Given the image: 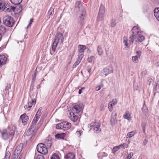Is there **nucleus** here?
<instances>
[{"instance_id":"obj_54","label":"nucleus","mask_w":159,"mask_h":159,"mask_svg":"<svg viewBox=\"0 0 159 159\" xmlns=\"http://www.w3.org/2000/svg\"><path fill=\"white\" fill-rule=\"evenodd\" d=\"M19 157L18 155L14 154L12 156L11 159H17Z\"/></svg>"},{"instance_id":"obj_47","label":"nucleus","mask_w":159,"mask_h":159,"mask_svg":"<svg viewBox=\"0 0 159 159\" xmlns=\"http://www.w3.org/2000/svg\"><path fill=\"white\" fill-rule=\"evenodd\" d=\"M11 88V85L10 84H7V86L6 87L5 89V91H6V93H7L8 91L9 90V89H10Z\"/></svg>"},{"instance_id":"obj_33","label":"nucleus","mask_w":159,"mask_h":159,"mask_svg":"<svg viewBox=\"0 0 159 159\" xmlns=\"http://www.w3.org/2000/svg\"><path fill=\"white\" fill-rule=\"evenodd\" d=\"M42 109V108L40 107L35 115V116H37V118H39L41 116V111Z\"/></svg>"},{"instance_id":"obj_13","label":"nucleus","mask_w":159,"mask_h":159,"mask_svg":"<svg viewBox=\"0 0 159 159\" xmlns=\"http://www.w3.org/2000/svg\"><path fill=\"white\" fill-rule=\"evenodd\" d=\"M20 119L21 120L23 124L25 125L29 120V117L25 113L20 116Z\"/></svg>"},{"instance_id":"obj_37","label":"nucleus","mask_w":159,"mask_h":159,"mask_svg":"<svg viewBox=\"0 0 159 159\" xmlns=\"http://www.w3.org/2000/svg\"><path fill=\"white\" fill-rule=\"evenodd\" d=\"M128 40L126 37H125L123 38V43L126 47H127L128 46Z\"/></svg>"},{"instance_id":"obj_30","label":"nucleus","mask_w":159,"mask_h":159,"mask_svg":"<svg viewBox=\"0 0 159 159\" xmlns=\"http://www.w3.org/2000/svg\"><path fill=\"white\" fill-rule=\"evenodd\" d=\"M11 2L15 5L20 4L22 1V0H10Z\"/></svg>"},{"instance_id":"obj_55","label":"nucleus","mask_w":159,"mask_h":159,"mask_svg":"<svg viewBox=\"0 0 159 159\" xmlns=\"http://www.w3.org/2000/svg\"><path fill=\"white\" fill-rule=\"evenodd\" d=\"M148 141L147 139H145L143 143V146H145L146 145Z\"/></svg>"},{"instance_id":"obj_38","label":"nucleus","mask_w":159,"mask_h":159,"mask_svg":"<svg viewBox=\"0 0 159 159\" xmlns=\"http://www.w3.org/2000/svg\"><path fill=\"white\" fill-rule=\"evenodd\" d=\"M11 154L9 152H6L5 157V159H10Z\"/></svg>"},{"instance_id":"obj_24","label":"nucleus","mask_w":159,"mask_h":159,"mask_svg":"<svg viewBox=\"0 0 159 159\" xmlns=\"http://www.w3.org/2000/svg\"><path fill=\"white\" fill-rule=\"evenodd\" d=\"M39 119V118H37V116H35V117L33 120L32 124L30 125V126L31 127H33L35 128V125Z\"/></svg>"},{"instance_id":"obj_31","label":"nucleus","mask_w":159,"mask_h":159,"mask_svg":"<svg viewBox=\"0 0 159 159\" xmlns=\"http://www.w3.org/2000/svg\"><path fill=\"white\" fill-rule=\"evenodd\" d=\"M116 20L115 19H111L110 25L111 27H114L116 26Z\"/></svg>"},{"instance_id":"obj_2","label":"nucleus","mask_w":159,"mask_h":159,"mask_svg":"<svg viewBox=\"0 0 159 159\" xmlns=\"http://www.w3.org/2000/svg\"><path fill=\"white\" fill-rule=\"evenodd\" d=\"M75 11H76L77 16L80 22H82L85 16V11L80 2H77L75 5Z\"/></svg>"},{"instance_id":"obj_56","label":"nucleus","mask_w":159,"mask_h":159,"mask_svg":"<svg viewBox=\"0 0 159 159\" xmlns=\"http://www.w3.org/2000/svg\"><path fill=\"white\" fill-rule=\"evenodd\" d=\"M76 133L79 136H80L82 134V131L81 130L77 131H76Z\"/></svg>"},{"instance_id":"obj_21","label":"nucleus","mask_w":159,"mask_h":159,"mask_svg":"<svg viewBox=\"0 0 159 159\" xmlns=\"http://www.w3.org/2000/svg\"><path fill=\"white\" fill-rule=\"evenodd\" d=\"M154 13L157 20L159 21V8H156L154 11Z\"/></svg>"},{"instance_id":"obj_29","label":"nucleus","mask_w":159,"mask_h":159,"mask_svg":"<svg viewBox=\"0 0 159 159\" xmlns=\"http://www.w3.org/2000/svg\"><path fill=\"white\" fill-rule=\"evenodd\" d=\"M136 133V132L134 131H132L129 132L126 135V138H130L131 137L134 136Z\"/></svg>"},{"instance_id":"obj_8","label":"nucleus","mask_w":159,"mask_h":159,"mask_svg":"<svg viewBox=\"0 0 159 159\" xmlns=\"http://www.w3.org/2000/svg\"><path fill=\"white\" fill-rule=\"evenodd\" d=\"M105 13V7L102 4L100 7L99 11L97 18V19L99 21L102 20L104 18V15Z\"/></svg>"},{"instance_id":"obj_44","label":"nucleus","mask_w":159,"mask_h":159,"mask_svg":"<svg viewBox=\"0 0 159 159\" xmlns=\"http://www.w3.org/2000/svg\"><path fill=\"white\" fill-rule=\"evenodd\" d=\"M142 129H143V132L144 134L145 133V127L146 125L144 123H142L141 125Z\"/></svg>"},{"instance_id":"obj_27","label":"nucleus","mask_w":159,"mask_h":159,"mask_svg":"<svg viewBox=\"0 0 159 159\" xmlns=\"http://www.w3.org/2000/svg\"><path fill=\"white\" fill-rule=\"evenodd\" d=\"M97 51L99 56H102L103 53V51L101 46L99 45L97 47Z\"/></svg>"},{"instance_id":"obj_32","label":"nucleus","mask_w":159,"mask_h":159,"mask_svg":"<svg viewBox=\"0 0 159 159\" xmlns=\"http://www.w3.org/2000/svg\"><path fill=\"white\" fill-rule=\"evenodd\" d=\"M84 53H79L78 57L77 60H78V61H79L81 62L82 58L84 57Z\"/></svg>"},{"instance_id":"obj_40","label":"nucleus","mask_w":159,"mask_h":159,"mask_svg":"<svg viewBox=\"0 0 159 159\" xmlns=\"http://www.w3.org/2000/svg\"><path fill=\"white\" fill-rule=\"evenodd\" d=\"M81 62L77 60H76V61L74 63L73 65V68H75L80 62Z\"/></svg>"},{"instance_id":"obj_62","label":"nucleus","mask_w":159,"mask_h":159,"mask_svg":"<svg viewBox=\"0 0 159 159\" xmlns=\"http://www.w3.org/2000/svg\"><path fill=\"white\" fill-rule=\"evenodd\" d=\"M35 136L34 134H33L30 138V139L33 138Z\"/></svg>"},{"instance_id":"obj_63","label":"nucleus","mask_w":159,"mask_h":159,"mask_svg":"<svg viewBox=\"0 0 159 159\" xmlns=\"http://www.w3.org/2000/svg\"><path fill=\"white\" fill-rule=\"evenodd\" d=\"M156 84L158 85H159V79L158 80Z\"/></svg>"},{"instance_id":"obj_60","label":"nucleus","mask_w":159,"mask_h":159,"mask_svg":"<svg viewBox=\"0 0 159 159\" xmlns=\"http://www.w3.org/2000/svg\"><path fill=\"white\" fill-rule=\"evenodd\" d=\"M147 70H145L144 71L142 72V75H143V74H146L147 73Z\"/></svg>"},{"instance_id":"obj_18","label":"nucleus","mask_w":159,"mask_h":159,"mask_svg":"<svg viewBox=\"0 0 159 159\" xmlns=\"http://www.w3.org/2000/svg\"><path fill=\"white\" fill-rule=\"evenodd\" d=\"M116 113L115 114L114 116H112L110 122L112 126L114 125L117 122V120L116 119Z\"/></svg>"},{"instance_id":"obj_51","label":"nucleus","mask_w":159,"mask_h":159,"mask_svg":"<svg viewBox=\"0 0 159 159\" xmlns=\"http://www.w3.org/2000/svg\"><path fill=\"white\" fill-rule=\"evenodd\" d=\"M112 103L113 104V105H115L117 103V101L116 99H113L112 101Z\"/></svg>"},{"instance_id":"obj_16","label":"nucleus","mask_w":159,"mask_h":159,"mask_svg":"<svg viewBox=\"0 0 159 159\" xmlns=\"http://www.w3.org/2000/svg\"><path fill=\"white\" fill-rule=\"evenodd\" d=\"M7 61L6 57L4 55H0V67L5 64Z\"/></svg>"},{"instance_id":"obj_49","label":"nucleus","mask_w":159,"mask_h":159,"mask_svg":"<svg viewBox=\"0 0 159 159\" xmlns=\"http://www.w3.org/2000/svg\"><path fill=\"white\" fill-rule=\"evenodd\" d=\"M33 20L32 18L30 19L29 24L26 27V29H27L28 28L29 26H30L32 24V22L33 21Z\"/></svg>"},{"instance_id":"obj_12","label":"nucleus","mask_w":159,"mask_h":159,"mask_svg":"<svg viewBox=\"0 0 159 159\" xmlns=\"http://www.w3.org/2000/svg\"><path fill=\"white\" fill-rule=\"evenodd\" d=\"M23 145L20 144L16 148L14 152V154L18 155V156H19L20 157L21 155H20V152L23 149Z\"/></svg>"},{"instance_id":"obj_35","label":"nucleus","mask_w":159,"mask_h":159,"mask_svg":"<svg viewBox=\"0 0 159 159\" xmlns=\"http://www.w3.org/2000/svg\"><path fill=\"white\" fill-rule=\"evenodd\" d=\"M121 148L120 145L115 147L112 149V151L113 152H115L119 150Z\"/></svg>"},{"instance_id":"obj_23","label":"nucleus","mask_w":159,"mask_h":159,"mask_svg":"<svg viewBox=\"0 0 159 159\" xmlns=\"http://www.w3.org/2000/svg\"><path fill=\"white\" fill-rule=\"evenodd\" d=\"M6 28L3 25H0V34L3 35L6 32Z\"/></svg>"},{"instance_id":"obj_64","label":"nucleus","mask_w":159,"mask_h":159,"mask_svg":"<svg viewBox=\"0 0 159 159\" xmlns=\"http://www.w3.org/2000/svg\"><path fill=\"white\" fill-rule=\"evenodd\" d=\"M2 35L0 34V41L2 39Z\"/></svg>"},{"instance_id":"obj_45","label":"nucleus","mask_w":159,"mask_h":159,"mask_svg":"<svg viewBox=\"0 0 159 159\" xmlns=\"http://www.w3.org/2000/svg\"><path fill=\"white\" fill-rule=\"evenodd\" d=\"M61 122L60 123L57 124L56 125V128L57 129H62L61 128Z\"/></svg>"},{"instance_id":"obj_1","label":"nucleus","mask_w":159,"mask_h":159,"mask_svg":"<svg viewBox=\"0 0 159 159\" xmlns=\"http://www.w3.org/2000/svg\"><path fill=\"white\" fill-rule=\"evenodd\" d=\"M132 34L129 38L130 43L139 44L145 40V37L141 33L140 29L137 26H134L132 29Z\"/></svg>"},{"instance_id":"obj_61","label":"nucleus","mask_w":159,"mask_h":159,"mask_svg":"<svg viewBox=\"0 0 159 159\" xmlns=\"http://www.w3.org/2000/svg\"><path fill=\"white\" fill-rule=\"evenodd\" d=\"M82 92L81 89H80L79 91V93L80 94L82 93Z\"/></svg>"},{"instance_id":"obj_9","label":"nucleus","mask_w":159,"mask_h":159,"mask_svg":"<svg viewBox=\"0 0 159 159\" xmlns=\"http://www.w3.org/2000/svg\"><path fill=\"white\" fill-rule=\"evenodd\" d=\"M113 72V69L111 66H109L108 67L105 68L101 72V75L102 76L105 77L109 74Z\"/></svg>"},{"instance_id":"obj_48","label":"nucleus","mask_w":159,"mask_h":159,"mask_svg":"<svg viewBox=\"0 0 159 159\" xmlns=\"http://www.w3.org/2000/svg\"><path fill=\"white\" fill-rule=\"evenodd\" d=\"M155 90L156 93H159V85L156 84V86L155 88Z\"/></svg>"},{"instance_id":"obj_15","label":"nucleus","mask_w":159,"mask_h":159,"mask_svg":"<svg viewBox=\"0 0 159 159\" xmlns=\"http://www.w3.org/2000/svg\"><path fill=\"white\" fill-rule=\"evenodd\" d=\"M75 113L73 112H70L68 116L70 119L74 122H76L78 119V117L76 116Z\"/></svg>"},{"instance_id":"obj_22","label":"nucleus","mask_w":159,"mask_h":159,"mask_svg":"<svg viewBox=\"0 0 159 159\" xmlns=\"http://www.w3.org/2000/svg\"><path fill=\"white\" fill-rule=\"evenodd\" d=\"M79 48V53H84V52L85 50L87 48L86 47L84 46L81 45H79L78 46Z\"/></svg>"},{"instance_id":"obj_25","label":"nucleus","mask_w":159,"mask_h":159,"mask_svg":"<svg viewBox=\"0 0 159 159\" xmlns=\"http://www.w3.org/2000/svg\"><path fill=\"white\" fill-rule=\"evenodd\" d=\"M123 118L127 119L128 120H131L130 114L129 111H126L125 114L123 116Z\"/></svg>"},{"instance_id":"obj_57","label":"nucleus","mask_w":159,"mask_h":159,"mask_svg":"<svg viewBox=\"0 0 159 159\" xmlns=\"http://www.w3.org/2000/svg\"><path fill=\"white\" fill-rule=\"evenodd\" d=\"M34 83H31V85H30V90H32L34 89Z\"/></svg>"},{"instance_id":"obj_20","label":"nucleus","mask_w":159,"mask_h":159,"mask_svg":"<svg viewBox=\"0 0 159 159\" xmlns=\"http://www.w3.org/2000/svg\"><path fill=\"white\" fill-rule=\"evenodd\" d=\"M65 159H75V156L74 154L70 152L65 156Z\"/></svg>"},{"instance_id":"obj_39","label":"nucleus","mask_w":159,"mask_h":159,"mask_svg":"<svg viewBox=\"0 0 159 159\" xmlns=\"http://www.w3.org/2000/svg\"><path fill=\"white\" fill-rule=\"evenodd\" d=\"M51 159H60L59 157L57 154H53L51 157Z\"/></svg>"},{"instance_id":"obj_43","label":"nucleus","mask_w":159,"mask_h":159,"mask_svg":"<svg viewBox=\"0 0 159 159\" xmlns=\"http://www.w3.org/2000/svg\"><path fill=\"white\" fill-rule=\"evenodd\" d=\"M103 86V84L102 83V81L101 82V84L100 85L98 86L97 87H96V90L97 91H98V90H99Z\"/></svg>"},{"instance_id":"obj_14","label":"nucleus","mask_w":159,"mask_h":159,"mask_svg":"<svg viewBox=\"0 0 159 159\" xmlns=\"http://www.w3.org/2000/svg\"><path fill=\"white\" fill-rule=\"evenodd\" d=\"M137 55L132 57V61L136 63L139 61L138 58H139L140 57L141 54V52L140 51H139L136 52Z\"/></svg>"},{"instance_id":"obj_17","label":"nucleus","mask_w":159,"mask_h":159,"mask_svg":"<svg viewBox=\"0 0 159 159\" xmlns=\"http://www.w3.org/2000/svg\"><path fill=\"white\" fill-rule=\"evenodd\" d=\"M82 108L78 105L74 106L72 108L73 113L77 114L80 112Z\"/></svg>"},{"instance_id":"obj_42","label":"nucleus","mask_w":159,"mask_h":159,"mask_svg":"<svg viewBox=\"0 0 159 159\" xmlns=\"http://www.w3.org/2000/svg\"><path fill=\"white\" fill-rule=\"evenodd\" d=\"M36 71H37V69H36L35 71V73L34 75H33L32 76L31 83H34V82L35 81V80L36 79Z\"/></svg>"},{"instance_id":"obj_34","label":"nucleus","mask_w":159,"mask_h":159,"mask_svg":"<svg viewBox=\"0 0 159 159\" xmlns=\"http://www.w3.org/2000/svg\"><path fill=\"white\" fill-rule=\"evenodd\" d=\"M45 143L48 146L51 147L52 145V141L51 140L49 139H47L45 140Z\"/></svg>"},{"instance_id":"obj_46","label":"nucleus","mask_w":159,"mask_h":159,"mask_svg":"<svg viewBox=\"0 0 159 159\" xmlns=\"http://www.w3.org/2000/svg\"><path fill=\"white\" fill-rule=\"evenodd\" d=\"M120 145L121 148H122L123 149H125V148H127L128 147V145L125 143H123V144H121Z\"/></svg>"},{"instance_id":"obj_7","label":"nucleus","mask_w":159,"mask_h":159,"mask_svg":"<svg viewBox=\"0 0 159 159\" xmlns=\"http://www.w3.org/2000/svg\"><path fill=\"white\" fill-rule=\"evenodd\" d=\"M37 149L38 152L43 155L46 154L48 153V150L46 145L43 143H39L37 145Z\"/></svg>"},{"instance_id":"obj_50","label":"nucleus","mask_w":159,"mask_h":159,"mask_svg":"<svg viewBox=\"0 0 159 159\" xmlns=\"http://www.w3.org/2000/svg\"><path fill=\"white\" fill-rule=\"evenodd\" d=\"M94 58V57L93 56H91L89 58H88V61L89 62L91 63Z\"/></svg>"},{"instance_id":"obj_10","label":"nucleus","mask_w":159,"mask_h":159,"mask_svg":"<svg viewBox=\"0 0 159 159\" xmlns=\"http://www.w3.org/2000/svg\"><path fill=\"white\" fill-rule=\"evenodd\" d=\"M100 124L99 123H95L94 124L91 125V129H92L94 132L96 133H100L101 131L100 128Z\"/></svg>"},{"instance_id":"obj_36","label":"nucleus","mask_w":159,"mask_h":159,"mask_svg":"<svg viewBox=\"0 0 159 159\" xmlns=\"http://www.w3.org/2000/svg\"><path fill=\"white\" fill-rule=\"evenodd\" d=\"M54 12V9L52 7H51L48 11V13L49 15L50 16H52L53 15Z\"/></svg>"},{"instance_id":"obj_41","label":"nucleus","mask_w":159,"mask_h":159,"mask_svg":"<svg viewBox=\"0 0 159 159\" xmlns=\"http://www.w3.org/2000/svg\"><path fill=\"white\" fill-rule=\"evenodd\" d=\"M114 105L111 102H110L109 103L108 106L109 110L110 111H111L112 110V107Z\"/></svg>"},{"instance_id":"obj_5","label":"nucleus","mask_w":159,"mask_h":159,"mask_svg":"<svg viewBox=\"0 0 159 159\" xmlns=\"http://www.w3.org/2000/svg\"><path fill=\"white\" fill-rule=\"evenodd\" d=\"M3 21L4 25L8 27L12 26L15 23L13 17L8 15L3 17Z\"/></svg>"},{"instance_id":"obj_53","label":"nucleus","mask_w":159,"mask_h":159,"mask_svg":"<svg viewBox=\"0 0 159 159\" xmlns=\"http://www.w3.org/2000/svg\"><path fill=\"white\" fill-rule=\"evenodd\" d=\"M107 154L106 153H104V155L99 156V159H102V158L104 157L107 156Z\"/></svg>"},{"instance_id":"obj_11","label":"nucleus","mask_w":159,"mask_h":159,"mask_svg":"<svg viewBox=\"0 0 159 159\" xmlns=\"http://www.w3.org/2000/svg\"><path fill=\"white\" fill-rule=\"evenodd\" d=\"M62 129L64 130H67L69 129L71 126V124L67 121H64L61 122Z\"/></svg>"},{"instance_id":"obj_26","label":"nucleus","mask_w":159,"mask_h":159,"mask_svg":"<svg viewBox=\"0 0 159 159\" xmlns=\"http://www.w3.org/2000/svg\"><path fill=\"white\" fill-rule=\"evenodd\" d=\"M31 101L29 102L28 104V108H31L33 105H35L36 103V99L33 98L31 99Z\"/></svg>"},{"instance_id":"obj_28","label":"nucleus","mask_w":159,"mask_h":159,"mask_svg":"<svg viewBox=\"0 0 159 159\" xmlns=\"http://www.w3.org/2000/svg\"><path fill=\"white\" fill-rule=\"evenodd\" d=\"M35 129L34 128L30 126V127L26 132V135L29 136L31 134L34 132Z\"/></svg>"},{"instance_id":"obj_58","label":"nucleus","mask_w":159,"mask_h":159,"mask_svg":"<svg viewBox=\"0 0 159 159\" xmlns=\"http://www.w3.org/2000/svg\"><path fill=\"white\" fill-rule=\"evenodd\" d=\"M87 70L88 71V72L90 73V72H91V69L90 67H88L87 68Z\"/></svg>"},{"instance_id":"obj_52","label":"nucleus","mask_w":159,"mask_h":159,"mask_svg":"<svg viewBox=\"0 0 159 159\" xmlns=\"http://www.w3.org/2000/svg\"><path fill=\"white\" fill-rule=\"evenodd\" d=\"M133 155V153L132 152H130L127 157L128 158V159H131Z\"/></svg>"},{"instance_id":"obj_3","label":"nucleus","mask_w":159,"mask_h":159,"mask_svg":"<svg viewBox=\"0 0 159 159\" xmlns=\"http://www.w3.org/2000/svg\"><path fill=\"white\" fill-rule=\"evenodd\" d=\"M64 38L63 34L60 32H57L52 43V49L53 52L56 50V48L58 43L61 44L63 42Z\"/></svg>"},{"instance_id":"obj_19","label":"nucleus","mask_w":159,"mask_h":159,"mask_svg":"<svg viewBox=\"0 0 159 159\" xmlns=\"http://www.w3.org/2000/svg\"><path fill=\"white\" fill-rule=\"evenodd\" d=\"M66 135V134L65 133H61V134H58L55 135V138L57 139H64V137Z\"/></svg>"},{"instance_id":"obj_6","label":"nucleus","mask_w":159,"mask_h":159,"mask_svg":"<svg viewBox=\"0 0 159 159\" xmlns=\"http://www.w3.org/2000/svg\"><path fill=\"white\" fill-rule=\"evenodd\" d=\"M0 9L8 12H15L16 8L14 7L9 6L3 2L0 3Z\"/></svg>"},{"instance_id":"obj_59","label":"nucleus","mask_w":159,"mask_h":159,"mask_svg":"<svg viewBox=\"0 0 159 159\" xmlns=\"http://www.w3.org/2000/svg\"><path fill=\"white\" fill-rule=\"evenodd\" d=\"M36 159H44V158L43 156H38Z\"/></svg>"},{"instance_id":"obj_4","label":"nucleus","mask_w":159,"mask_h":159,"mask_svg":"<svg viewBox=\"0 0 159 159\" xmlns=\"http://www.w3.org/2000/svg\"><path fill=\"white\" fill-rule=\"evenodd\" d=\"M15 132V130L12 129L9 131L6 129H3L1 131L2 137L5 140H7L9 137L12 138Z\"/></svg>"}]
</instances>
